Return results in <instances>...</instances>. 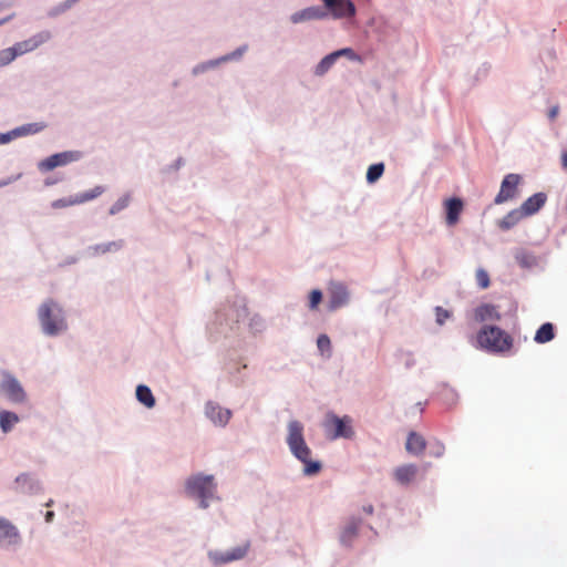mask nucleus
Here are the masks:
<instances>
[{
  "mask_svg": "<svg viewBox=\"0 0 567 567\" xmlns=\"http://www.w3.org/2000/svg\"><path fill=\"white\" fill-rule=\"evenodd\" d=\"M185 165V159L183 157H177L172 164L163 167L162 172L164 174H173L178 172Z\"/></svg>",
  "mask_w": 567,
  "mask_h": 567,
  "instance_id": "nucleus-44",
  "label": "nucleus"
},
{
  "mask_svg": "<svg viewBox=\"0 0 567 567\" xmlns=\"http://www.w3.org/2000/svg\"><path fill=\"white\" fill-rule=\"evenodd\" d=\"M22 543L18 527L8 518L0 516V547L16 549Z\"/></svg>",
  "mask_w": 567,
  "mask_h": 567,
  "instance_id": "nucleus-13",
  "label": "nucleus"
},
{
  "mask_svg": "<svg viewBox=\"0 0 567 567\" xmlns=\"http://www.w3.org/2000/svg\"><path fill=\"white\" fill-rule=\"evenodd\" d=\"M21 176H22V174H21V173H19V174H17V175H11V176H9V177H7L6 179H7V181H10V184H12V183L17 182L18 179H20V178H21Z\"/></svg>",
  "mask_w": 567,
  "mask_h": 567,
  "instance_id": "nucleus-55",
  "label": "nucleus"
},
{
  "mask_svg": "<svg viewBox=\"0 0 567 567\" xmlns=\"http://www.w3.org/2000/svg\"><path fill=\"white\" fill-rule=\"evenodd\" d=\"M12 142L11 133L8 132H0V145L9 144Z\"/></svg>",
  "mask_w": 567,
  "mask_h": 567,
  "instance_id": "nucleus-47",
  "label": "nucleus"
},
{
  "mask_svg": "<svg viewBox=\"0 0 567 567\" xmlns=\"http://www.w3.org/2000/svg\"><path fill=\"white\" fill-rule=\"evenodd\" d=\"M45 122H32L17 126L10 131L12 141L19 137L35 135L47 128Z\"/></svg>",
  "mask_w": 567,
  "mask_h": 567,
  "instance_id": "nucleus-24",
  "label": "nucleus"
},
{
  "mask_svg": "<svg viewBox=\"0 0 567 567\" xmlns=\"http://www.w3.org/2000/svg\"><path fill=\"white\" fill-rule=\"evenodd\" d=\"M204 415L213 423L214 426L224 429L229 423L233 416V411L209 400L204 405Z\"/></svg>",
  "mask_w": 567,
  "mask_h": 567,
  "instance_id": "nucleus-14",
  "label": "nucleus"
},
{
  "mask_svg": "<svg viewBox=\"0 0 567 567\" xmlns=\"http://www.w3.org/2000/svg\"><path fill=\"white\" fill-rule=\"evenodd\" d=\"M55 514L53 511H48L44 515V520L47 523H52L54 520Z\"/></svg>",
  "mask_w": 567,
  "mask_h": 567,
  "instance_id": "nucleus-52",
  "label": "nucleus"
},
{
  "mask_svg": "<svg viewBox=\"0 0 567 567\" xmlns=\"http://www.w3.org/2000/svg\"><path fill=\"white\" fill-rule=\"evenodd\" d=\"M442 398L447 405H453L456 403L458 394L453 388L445 385L442 391Z\"/></svg>",
  "mask_w": 567,
  "mask_h": 567,
  "instance_id": "nucleus-40",
  "label": "nucleus"
},
{
  "mask_svg": "<svg viewBox=\"0 0 567 567\" xmlns=\"http://www.w3.org/2000/svg\"><path fill=\"white\" fill-rule=\"evenodd\" d=\"M20 421L16 412L2 410L0 411V429L3 433H9L13 426Z\"/></svg>",
  "mask_w": 567,
  "mask_h": 567,
  "instance_id": "nucleus-31",
  "label": "nucleus"
},
{
  "mask_svg": "<svg viewBox=\"0 0 567 567\" xmlns=\"http://www.w3.org/2000/svg\"><path fill=\"white\" fill-rule=\"evenodd\" d=\"M84 154L81 151L70 150L54 153L38 163V168L42 173L53 171L56 167L65 166L68 164L79 162L83 158Z\"/></svg>",
  "mask_w": 567,
  "mask_h": 567,
  "instance_id": "nucleus-11",
  "label": "nucleus"
},
{
  "mask_svg": "<svg viewBox=\"0 0 567 567\" xmlns=\"http://www.w3.org/2000/svg\"><path fill=\"white\" fill-rule=\"evenodd\" d=\"M130 203H131V195L128 193H126V194L122 195L121 197H118L116 199V202L110 207L109 214L111 216L117 215L118 213H121L122 210L127 208Z\"/></svg>",
  "mask_w": 567,
  "mask_h": 567,
  "instance_id": "nucleus-34",
  "label": "nucleus"
},
{
  "mask_svg": "<svg viewBox=\"0 0 567 567\" xmlns=\"http://www.w3.org/2000/svg\"><path fill=\"white\" fill-rule=\"evenodd\" d=\"M361 525L362 519L358 516H351L347 520L339 536V543L342 547L350 548L352 546V542L358 536Z\"/></svg>",
  "mask_w": 567,
  "mask_h": 567,
  "instance_id": "nucleus-17",
  "label": "nucleus"
},
{
  "mask_svg": "<svg viewBox=\"0 0 567 567\" xmlns=\"http://www.w3.org/2000/svg\"><path fill=\"white\" fill-rule=\"evenodd\" d=\"M14 60L16 53L11 50V48L0 50V68L9 65Z\"/></svg>",
  "mask_w": 567,
  "mask_h": 567,
  "instance_id": "nucleus-42",
  "label": "nucleus"
},
{
  "mask_svg": "<svg viewBox=\"0 0 567 567\" xmlns=\"http://www.w3.org/2000/svg\"><path fill=\"white\" fill-rule=\"evenodd\" d=\"M247 313L244 298L237 297L234 301L219 303L206 321L207 338L213 341L230 338L237 332Z\"/></svg>",
  "mask_w": 567,
  "mask_h": 567,
  "instance_id": "nucleus-1",
  "label": "nucleus"
},
{
  "mask_svg": "<svg viewBox=\"0 0 567 567\" xmlns=\"http://www.w3.org/2000/svg\"><path fill=\"white\" fill-rule=\"evenodd\" d=\"M362 511H363L365 514H368V515H372V514H373V512H374V507H373V505L368 504V505H364V506L362 507Z\"/></svg>",
  "mask_w": 567,
  "mask_h": 567,
  "instance_id": "nucleus-53",
  "label": "nucleus"
},
{
  "mask_svg": "<svg viewBox=\"0 0 567 567\" xmlns=\"http://www.w3.org/2000/svg\"><path fill=\"white\" fill-rule=\"evenodd\" d=\"M546 193L538 192L529 196L525 202H523L519 208L525 215V217L533 216L543 208V206L546 204Z\"/></svg>",
  "mask_w": 567,
  "mask_h": 567,
  "instance_id": "nucleus-22",
  "label": "nucleus"
},
{
  "mask_svg": "<svg viewBox=\"0 0 567 567\" xmlns=\"http://www.w3.org/2000/svg\"><path fill=\"white\" fill-rule=\"evenodd\" d=\"M317 347L321 354L331 352V340L328 334L321 333L317 338Z\"/></svg>",
  "mask_w": 567,
  "mask_h": 567,
  "instance_id": "nucleus-37",
  "label": "nucleus"
},
{
  "mask_svg": "<svg viewBox=\"0 0 567 567\" xmlns=\"http://www.w3.org/2000/svg\"><path fill=\"white\" fill-rule=\"evenodd\" d=\"M0 391L14 404L25 403L28 395L18 378L8 370L0 371Z\"/></svg>",
  "mask_w": 567,
  "mask_h": 567,
  "instance_id": "nucleus-8",
  "label": "nucleus"
},
{
  "mask_svg": "<svg viewBox=\"0 0 567 567\" xmlns=\"http://www.w3.org/2000/svg\"><path fill=\"white\" fill-rule=\"evenodd\" d=\"M369 528H370L372 532H374V533L377 534V532H375V529L373 528V526H369Z\"/></svg>",
  "mask_w": 567,
  "mask_h": 567,
  "instance_id": "nucleus-61",
  "label": "nucleus"
},
{
  "mask_svg": "<svg viewBox=\"0 0 567 567\" xmlns=\"http://www.w3.org/2000/svg\"><path fill=\"white\" fill-rule=\"evenodd\" d=\"M491 70V65L487 62L482 63L473 75V83H477L487 78Z\"/></svg>",
  "mask_w": 567,
  "mask_h": 567,
  "instance_id": "nucleus-41",
  "label": "nucleus"
},
{
  "mask_svg": "<svg viewBox=\"0 0 567 567\" xmlns=\"http://www.w3.org/2000/svg\"><path fill=\"white\" fill-rule=\"evenodd\" d=\"M427 446L426 440L415 431H411L408 434L405 449L408 453L419 456L423 454Z\"/></svg>",
  "mask_w": 567,
  "mask_h": 567,
  "instance_id": "nucleus-25",
  "label": "nucleus"
},
{
  "mask_svg": "<svg viewBox=\"0 0 567 567\" xmlns=\"http://www.w3.org/2000/svg\"><path fill=\"white\" fill-rule=\"evenodd\" d=\"M445 445L440 440L431 441L429 444V454L430 456L440 458L444 455Z\"/></svg>",
  "mask_w": 567,
  "mask_h": 567,
  "instance_id": "nucleus-36",
  "label": "nucleus"
},
{
  "mask_svg": "<svg viewBox=\"0 0 567 567\" xmlns=\"http://www.w3.org/2000/svg\"><path fill=\"white\" fill-rule=\"evenodd\" d=\"M10 6V2L8 1H0V11L3 10L4 8H8Z\"/></svg>",
  "mask_w": 567,
  "mask_h": 567,
  "instance_id": "nucleus-59",
  "label": "nucleus"
},
{
  "mask_svg": "<svg viewBox=\"0 0 567 567\" xmlns=\"http://www.w3.org/2000/svg\"><path fill=\"white\" fill-rule=\"evenodd\" d=\"M303 430L305 426L300 421L290 420L287 425L286 443L291 455L303 464L302 474L311 477L320 473L322 463L311 458L312 452L306 442Z\"/></svg>",
  "mask_w": 567,
  "mask_h": 567,
  "instance_id": "nucleus-3",
  "label": "nucleus"
},
{
  "mask_svg": "<svg viewBox=\"0 0 567 567\" xmlns=\"http://www.w3.org/2000/svg\"><path fill=\"white\" fill-rule=\"evenodd\" d=\"M558 111H559L558 105L553 106V107L549 110V112H548V117H549L550 120L555 118V117L557 116V114H558Z\"/></svg>",
  "mask_w": 567,
  "mask_h": 567,
  "instance_id": "nucleus-51",
  "label": "nucleus"
},
{
  "mask_svg": "<svg viewBox=\"0 0 567 567\" xmlns=\"http://www.w3.org/2000/svg\"><path fill=\"white\" fill-rule=\"evenodd\" d=\"M323 293L320 289H312L308 298V307L310 310H315L321 303Z\"/></svg>",
  "mask_w": 567,
  "mask_h": 567,
  "instance_id": "nucleus-38",
  "label": "nucleus"
},
{
  "mask_svg": "<svg viewBox=\"0 0 567 567\" xmlns=\"http://www.w3.org/2000/svg\"><path fill=\"white\" fill-rule=\"evenodd\" d=\"M55 183H56V179H53V178H50V177L44 179V185L45 186H51V185H54Z\"/></svg>",
  "mask_w": 567,
  "mask_h": 567,
  "instance_id": "nucleus-56",
  "label": "nucleus"
},
{
  "mask_svg": "<svg viewBox=\"0 0 567 567\" xmlns=\"http://www.w3.org/2000/svg\"><path fill=\"white\" fill-rule=\"evenodd\" d=\"M75 3H76L75 0H65V1L61 2L65 12L68 10H70Z\"/></svg>",
  "mask_w": 567,
  "mask_h": 567,
  "instance_id": "nucleus-49",
  "label": "nucleus"
},
{
  "mask_svg": "<svg viewBox=\"0 0 567 567\" xmlns=\"http://www.w3.org/2000/svg\"><path fill=\"white\" fill-rule=\"evenodd\" d=\"M417 473V466L414 464L399 466L394 472L395 480L401 484L410 483Z\"/></svg>",
  "mask_w": 567,
  "mask_h": 567,
  "instance_id": "nucleus-30",
  "label": "nucleus"
},
{
  "mask_svg": "<svg viewBox=\"0 0 567 567\" xmlns=\"http://www.w3.org/2000/svg\"><path fill=\"white\" fill-rule=\"evenodd\" d=\"M75 3H76L75 0H65V1L61 2L65 12L68 10H70Z\"/></svg>",
  "mask_w": 567,
  "mask_h": 567,
  "instance_id": "nucleus-50",
  "label": "nucleus"
},
{
  "mask_svg": "<svg viewBox=\"0 0 567 567\" xmlns=\"http://www.w3.org/2000/svg\"><path fill=\"white\" fill-rule=\"evenodd\" d=\"M206 279H207V280H209V279H210V276H209V274H208V272L206 274Z\"/></svg>",
  "mask_w": 567,
  "mask_h": 567,
  "instance_id": "nucleus-62",
  "label": "nucleus"
},
{
  "mask_svg": "<svg viewBox=\"0 0 567 567\" xmlns=\"http://www.w3.org/2000/svg\"><path fill=\"white\" fill-rule=\"evenodd\" d=\"M105 192V187L102 185H97L92 189H89L86 192L80 193L75 195V202L76 204H83L90 200H93L101 196Z\"/></svg>",
  "mask_w": 567,
  "mask_h": 567,
  "instance_id": "nucleus-33",
  "label": "nucleus"
},
{
  "mask_svg": "<svg viewBox=\"0 0 567 567\" xmlns=\"http://www.w3.org/2000/svg\"><path fill=\"white\" fill-rule=\"evenodd\" d=\"M523 217H525V215L520 208H515L508 212L501 220H498L497 225L502 230H509L516 226Z\"/></svg>",
  "mask_w": 567,
  "mask_h": 567,
  "instance_id": "nucleus-29",
  "label": "nucleus"
},
{
  "mask_svg": "<svg viewBox=\"0 0 567 567\" xmlns=\"http://www.w3.org/2000/svg\"><path fill=\"white\" fill-rule=\"evenodd\" d=\"M324 427L329 432L331 440H350L354 435L352 419L349 415L339 416L333 412H328Z\"/></svg>",
  "mask_w": 567,
  "mask_h": 567,
  "instance_id": "nucleus-9",
  "label": "nucleus"
},
{
  "mask_svg": "<svg viewBox=\"0 0 567 567\" xmlns=\"http://www.w3.org/2000/svg\"><path fill=\"white\" fill-rule=\"evenodd\" d=\"M14 18V13L7 16L6 18L0 19V27L11 21Z\"/></svg>",
  "mask_w": 567,
  "mask_h": 567,
  "instance_id": "nucleus-54",
  "label": "nucleus"
},
{
  "mask_svg": "<svg viewBox=\"0 0 567 567\" xmlns=\"http://www.w3.org/2000/svg\"><path fill=\"white\" fill-rule=\"evenodd\" d=\"M323 7L311 6L296 11L290 16L293 24L306 21L324 20L331 17L334 20L353 18L357 13L355 4L352 0H321Z\"/></svg>",
  "mask_w": 567,
  "mask_h": 567,
  "instance_id": "nucleus-2",
  "label": "nucleus"
},
{
  "mask_svg": "<svg viewBox=\"0 0 567 567\" xmlns=\"http://www.w3.org/2000/svg\"><path fill=\"white\" fill-rule=\"evenodd\" d=\"M9 489L19 496L35 497L44 493V483L33 471L20 472L10 483Z\"/></svg>",
  "mask_w": 567,
  "mask_h": 567,
  "instance_id": "nucleus-7",
  "label": "nucleus"
},
{
  "mask_svg": "<svg viewBox=\"0 0 567 567\" xmlns=\"http://www.w3.org/2000/svg\"><path fill=\"white\" fill-rule=\"evenodd\" d=\"M248 551V545L237 546L229 550H209L207 553L208 559L215 567H220L225 564L243 559Z\"/></svg>",
  "mask_w": 567,
  "mask_h": 567,
  "instance_id": "nucleus-15",
  "label": "nucleus"
},
{
  "mask_svg": "<svg viewBox=\"0 0 567 567\" xmlns=\"http://www.w3.org/2000/svg\"><path fill=\"white\" fill-rule=\"evenodd\" d=\"M522 182V176L516 173L506 174L501 183V188L494 198L496 205L513 199L517 194V187Z\"/></svg>",
  "mask_w": 567,
  "mask_h": 567,
  "instance_id": "nucleus-16",
  "label": "nucleus"
},
{
  "mask_svg": "<svg viewBox=\"0 0 567 567\" xmlns=\"http://www.w3.org/2000/svg\"><path fill=\"white\" fill-rule=\"evenodd\" d=\"M561 164L564 168H567V152L561 155Z\"/></svg>",
  "mask_w": 567,
  "mask_h": 567,
  "instance_id": "nucleus-57",
  "label": "nucleus"
},
{
  "mask_svg": "<svg viewBox=\"0 0 567 567\" xmlns=\"http://www.w3.org/2000/svg\"><path fill=\"white\" fill-rule=\"evenodd\" d=\"M72 205H78L75 196L58 198L51 203V207L54 209L65 208Z\"/></svg>",
  "mask_w": 567,
  "mask_h": 567,
  "instance_id": "nucleus-43",
  "label": "nucleus"
},
{
  "mask_svg": "<svg viewBox=\"0 0 567 567\" xmlns=\"http://www.w3.org/2000/svg\"><path fill=\"white\" fill-rule=\"evenodd\" d=\"M10 185V181H7L6 178L0 179V188L6 187Z\"/></svg>",
  "mask_w": 567,
  "mask_h": 567,
  "instance_id": "nucleus-58",
  "label": "nucleus"
},
{
  "mask_svg": "<svg viewBox=\"0 0 567 567\" xmlns=\"http://www.w3.org/2000/svg\"><path fill=\"white\" fill-rule=\"evenodd\" d=\"M478 344L488 352L502 353L513 347V338L502 328L494 324L483 326L477 332Z\"/></svg>",
  "mask_w": 567,
  "mask_h": 567,
  "instance_id": "nucleus-6",
  "label": "nucleus"
},
{
  "mask_svg": "<svg viewBox=\"0 0 567 567\" xmlns=\"http://www.w3.org/2000/svg\"><path fill=\"white\" fill-rule=\"evenodd\" d=\"M135 398L138 403L144 405L146 409H153L156 405V399L146 384H138L135 389Z\"/></svg>",
  "mask_w": 567,
  "mask_h": 567,
  "instance_id": "nucleus-27",
  "label": "nucleus"
},
{
  "mask_svg": "<svg viewBox=\"0 0 567 567\" xmlns=\"http://www.w3.org/2000/svg\"><path fill=\"white\" fill-rule=\"evenodd\" d=\"M463 208L464 203L460 197L453 196L444 202L445 220L449 226L458 223Z\"/></svg>",
  "mask_w": 567,
  "mask_h": 567,
  "instance_id": "nucleus-20",
  "label": "nucleus"
},
{
  "mask_svg": "<svg viewBox=\"0 0 567 567\" xmlns=\"http://www.w3.org/2000/svg\"><path fill=\"white\" fill-rule=\"evenodd\" d=\"M342 56L353 62L361 61V56L352 48H341L324 55L313 68V75L319 78L326 75Z\"/></svg>",
  "mask_w": 567,
  "mask_h": 567,
  "instance_id": "nucleus-10",
  "label": "nucleus"
},
{
  "mask_svg": "<svg viewBox=\"0 0 567 567\" xmlns=\"http://www.w3.org/2000/svg\"><path fill=\"white\" fill-rule=\"evenodd\" d=\"M476 284L481 289H487L489 287V275L484 268H478L476 270Z\"/></svg>",
  "mask_w": 567,
  "mask_h": 567,
  "instance_id": "nucleus-39",
  "label": "nucleus"
},
{
  "mask_svg": "<svg viewBox=\"0 0 567 567\" xmlns=\"http://www.w3.org/2000/svg\"><path fill=\"white\" fill-rule=\"evenodd\" d=\"M79 261V257L78 256H68L65 257V259L61 262L60 266L64 267V266H71V265H74Z\"/></svg>",
  "mask_w": 567,
  "mask_h": 567,
  "instance_id": "nucleus-48",
  "label": "nucleus"
},
{
  "mask_svg": "<svg viewBox=\"0 0 567 567\" xmlns=\"http://www.w3.org/2000/svg\"><path fill=\"white\" fill-rule=\"evenodd\" d=\"M434 313H435V322H436V324H439L441 327L443 324H445L446 320L453 316L451 310H447L441 306L434 307Z\"/></svg>",
  "mask_w": 567,
  "mask_h": 567,
  "instance_id": "nucleus-35",
  "label": "nucleus"
},
{
  "mask_svg": "<svg viewBox=\"0 0 567 567\" xmlns=\"http://www.w3.org/2000/svg\"><path fill=\"white\" fill-rule=\"evenodd\" d=\"M249 327L254 332H260L264 330L265 324L260 317L255 316L250 319Z\"/></svg>",
  "mask_w": 567,
  "mask_h": 567,
  "instance_id": "nucleus-45",
  "label": "nucleus"
},
{
  "mask_svg": "<svg viewBox=\"0 0 567 567\" xmlns=\"http://www.w3.org/2000/svg\"><path fill=\"white\" fill-rule=\"evenodd\" d=\"M555 336V326L551 322H545L536 330L534 341L538 344H545L554 340Z\"/></svg>",
  "mask_w": 567,
  "mask_h": 567,
  "instance_id": "nucleus-28",
  "label": "nucleus"
},
{
  "mask_svg": "<svg viewBox=\"0 0 567 567\" xmlns=\"http://www.w3.org/2000/svg\"><path fill=\"white\" fill-rule=\"evenodd\" d=\"M49 39L48 33H37L32 35L30 39L20 41L14 43L11 48V50L16 53V59L20 55H23L28 52H31L35 50L38 47H40L44 41Z\"/></svg>",
  "mask_w": 567,
  "mask_h": 567,
  "instance_id": "nucleus-19",
  "label": "nucleus"
},
{
  "mask_svg": "<svg viewBox=\"0 0 567 567\" xmlns=\"http://www.w3.org/2000/svg\"><path fill=\"white\" fill-rule=\"evenodd\" d=\"M125 246L124 239H116L112 241L101 243L87 246L85 255L89 257H96L109 252H117Z\"/></svg>",
  "mask_w": 567,
  "mask_h": 567,
  "instance_id": "nucleus-21",
  "label": "nucleus"
},
{
  "mask_svg": "<svg viewBox=\"0 0 567 567\" xmlns=\"http://www.w3.org/2000/svg\"><path fill=\"white\" fill-rule=\"evenodd\" d=\"M349 301V291L347 287L340 282L332 284L329 289L328 308L333 311L343 306Z\"/></svg>",
  "mask_w": 567,
  "mask_h": 567,
  "instance_id": "nucleus-18",
  "label": "nucleus"
},
{
  "mask_svg": "<svg viewBox=\"0 0 567 567\" xmlns=\"http://www.w3.org/2000/svg\"><path fill=\"white\" fill-rule=\"evenodd\" d=\"M37 320L41 333L48 338H56L69 329L66 310L52 297L45 298L38 306Z\"/></svg>",
  "mask_w": 567,
  "mask_h": 567,
  "instance_id": "nucleus-4",
  "label": "nucleus"
},
{
  "mask_svg": "<svg viewBox=\"0 0 567 567\" xmlns=\"http://www.w3.org/2000/svg\"><path fill=\"white\" fill-rule=\"evenodd\" d=\"M384 169H385V165L383 162H378V163L371 164L368 167L367 174H365L367 183L370 185L377 183L382 177Z\"/></svg>",
  "mask_w": 567,
  "mask_h": 567,
  "instance_id": "nucleus-32",
  "label": "nucleus"
},
{
  "mask_svg": "<svg viewBox=\"0 0 567 567\" xmlns=\"http://www.w3.org/2000/svg\"><path fill=\"white\" fill-rule=\"evenodd\" d=\"M514 258L516 262L519 265V267L523 269H534L539 265V258L534 252L527 249H516Z\"/></svg>",
  "mask_w": 567,
  "mask_h": 567,
  "instance_id": "nucleus-26",
  "label": "nucleus"
},
{
  "mask_svg": "<svg viewBox=\"0 0 567 567\" xmlns=\"http://www.w3.org/2000/svg\"><path fill=\"white\" fill-rule=\"evenodd\" d=\"M53 504H54V501H53V499H49V501L45 503V507H51Z\"/></svg>",
  "mask_w": 567,
  "mask_h": 567,
  "instance_id": "nucleus-60",
  "label": "nucleus"
},
{
  "mask_svg": "<svg viewBox=\"0 0 567 567\" xmlns=\"http://www.w3.org/2000/svg\"><path fill=\"white\" fill-rule=\"evenodd\" d=\"M474 319L477 322L485 321H499L502 315L497 309V306L493 303H481L474 309Z\"/></svg>",
  "mask_w": 567,
  "mask_h": 567,
  "instance_id": "nucleus-23",
  "label": "nucleus"
},
{
  "mask_svg": "<svg viewBox=\"0 0 567 567\" xmlns=\"http://www.w3.org/2000/svg\"><path fill=\"white\" fill-rule=\"evenodd\" d=\"M65 10L63 9V6L61 3L52 7L49 9L48 11V17L49 18H56L59 16H61L62 13H64Z\"/></svg>",
  "mask_w": 567,
  "mask_h": 567,
  "instance_id": "nucleus-46",
  "label": "nucleus"
},
{
  "mask_svg": "<svg viewBox=\"0 0 567 567\" xmlns=\"http://www.w3.org/2000/svg\"><path fill=\"white\" fill-rule=\"evenodd\" d=\"M247 50H248V45L243 44L229 53H226V54L220 55L215 59H210V60L200 62V63L196 64L195 66H193L192 75L198 76L200 74H204L208 71H212V70L218 68L219 65H221L224 63L239 61Z\"/></svg>",
  "mask_w": 567,
  "mask_h": 567,
  "instance_id": "nucleus-12",
  "label": "nucleus"
},
{
  "mask_svg": "<svg viewBox=\"0 0 567 567\" xmlns=\"http://www.w3.org/2000/svg\"><path fill=\"white\" fill-rule=\"evenodd\" d=\"M187 497L197 502L200 509H207L212 502L220 501L217 495V482L213 474L197 472L189 475L184 483Z\"/></svg>",
  "mask_w": 567,
  "mask_h": 567,
  "instance_id": "nucleus-5",
  "label": "nucleus"
}]
</instances>
